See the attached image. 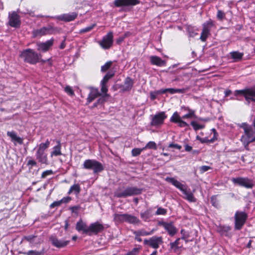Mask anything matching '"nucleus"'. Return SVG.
Masks as SVG:
<instances>
[{
  "mask_svg": "<svg viewBox=\"0 0 255 255\" xmlns=\"http://www.w3.org/2000/svg\"><path fill=\"white\" fill-rule=\"evenodd\" d=\"M62 204L60 200H59V201H55L54 202H53L50 205V207L51 208H53L55 207H58V206H60Z\"/></svg>",
  "mask_w": 255,
  "mask_h": 255,
  "instance_id": "nucleus-62",
  "label": "nucleus"
},
{
  "mask_svg": "<svg viewBox=\"0 0 255 255\" xmlns=\"http://www.w3.org/2000/svg\"><path fill=\"white\" fill-rule=\"evenodd\" d=\"M109 96L108 94H105L104 96L101 97L98 99L97 101L94 103V106L97 107L99 105L103 104L106 101V98Z\"/></svg>",
  "mask_w": 255,
  "mask_h": 255,
  "instance_id": "nucleus-42",
  "label": "nucleus"
},
{
  "mask_svg": "<svg viewBox=\"0 0 255 255\" xmlns=\"http://www.w3.org/2000/svg\"><path fill=\"white\" fill-rule=\"evenodd\" d=\"M181 109L185 111L189 112V114H186L182 117H180L178 113L175 112L170 118V121L172 123L178 124V126L180 128H188L189 127V125L184 121L183 119L196 118L195 111L190 109L188 107H182Z\"/></svg>",
  "mask_w": 255,
  "mask_h": 255,
  "instance_id": "nucleus-1",
  "label": "nucleus"
},
{
  "mask_svg": "<svg viewBox=\"0 0 255 255\" xmlns=\"http://www.w3.org/2000/svg\"><path fill=\"white\" fill-rule=\"evenodd\" d=\"M57 31V28L49 25L46 27H43L40 29L34 30L33 31V35L34 37H41L47 34H54Z\"/></svg>",
  "mask_w": 255,
  "mask_h": 255,
  "instance_id": "nucleus-9",
  "label": "nucleus"
},
{
  "mask_svg": "<svg viewBox=\"0 0 255 255\" xmlns=\"http://www.w3.org/2000/svg\"><path fill=\"white\" fill-rule=\"evenodd\" d=\"M159 91L160 90L151 92L150 94L151 99L154 100L157 98L158 95L163 94L162 93L159 92Z\"/></svg>",
  "mask_w": 255,
  "mask_h": 255,
  "instance_id": "nucleus-51",
  "label": "nucleus"
},
{
  "mask_svg": "<svg viewBox=\"0 0 255 255\" xmlns=\"http://www.w3.org/2000/svg\"><path fill=\"white\" fill-rule=\"evenodd\" d=\"M80 209L79 205L71 206L69 208V209L71 211L72 213H75L76 215L78 214V211Z\"/></svg>",
  "mask_w": 255,
  "mask_h": 255,
  "instance_id": "nucleus-50",
  "label": "nucleus"
},
{
  "mask_svg": "<svg viewBox=\"0 0 255 255\" xmlns=\"http://www.w3.org/2000/svg\"><path fill=\"white\" fill-rule=\"evenodd\" d=\"M225 16V13L221 10H218L217 12V17L218 19L222 20Z\"/></svg>",
  "mask_w": 255,
  "mask_h": 255,
  "instance_id": "nucleus-56",
  "label": "nucleus"
},
{
  "mask_svg": "<svg viewBox=\"0 0 255 255\" xmlns=\"http://www.w3.org/2000/svg\"><path fill=\"white\" fill-rule=\"evenodd\" d=\"M81 191L80 186L78 184H74L71 186L68 194H70L72 192H74V193L76 195L79 194Z\"/></svg>",
  "mask_w": 255,
  "mask_h": 255,
  "instance_id": "nucleus-39",
  "label": "nucleus"
},
{
  "mask_svg": "<svg viewBox=\"0 0 255 255\" xmlns=\"http://www.w3.org/2000/svg\"><path fill=\"white\" fill-rule=\"evenodd\" d=\"M99 45L104 49H108L112 46L113 43V33L110 31L103 37L101 41L98 42Z\"/></svg>",
  "mask_w": 255,
  "mask_h": 255,
  "instance_id": "nucleus-10",
  "label": "nucleus"
},
{
  "mask_svg": "<svg viewBox=\"0 0 255 255\" xmlns=\"http://www.w3.org/2000/svg\"><path fill=\"white\" fill-rule=\"evenodd\" d=\"M139 249L138 248H133L131 251L128 252L126 255H136L138 254Z\"/></svg>",
  "mask_w": 255,
  "mask_h": 255,
  "instance_id": "nucleus-54",
  "label": "nucleus"
},
{
  "mask_svg": "<svg viewBox=\"0 0 255 255\" xmlns=\"http://www.w3.org/2000/svg\"><path fill=\"white\" fill-rule=\"evenodd\" d=\"M143 189L135 186L127 187L122 191L121 188H118L114 193V196L117 198H127L129 196L138 195L141 194Z\"/></svg>",
  "mask_w": 255,
  "mask_h": 255,
  "instance_id": "nucleus-4",
  "label": "nucleus"
},
{
  "mask_svg": "<svg viewBox=\"0 0 255 255\" xmlns=\"http://www.w3.org/2000/svg\"><path fill=\"white\" fill-rule=\"evenodd\" d=\"M54 40L51 39L45 42H38L36 44L38 51L42 52L48 51L53 44Z\"/></svg>",
  "mask_w": 255,
  "mask_h": 255,
  "instance_id": "nucleus-19",
  "label": "nucleus"
},
{
  "mask_svg": "<svg viewBox=\"0 0 255 255\" xmlns=\"http://www.w3.org/2000/svg\"><path fill=\"white\" fill-rule=\"evenodd\" d=\"M96 23H93L91 24L90 26H87L85 28L81 29L80 31V33H84L86 32H88L91 31L93 28H94L96 26Z\"/></svg>",
  "mask_w": 255,
  "mask_h": 255,
  "instance_id": "nucleus-46",
  "label": "nucleus"
},
{
  "mask_svg": "<svg viewBox=\"0 0 255 255\" xmlns=\"http://www.w3.org/2000/svg\"><path fill=\"white\" fill-rule=\"evenodd\" d=\"M49 240L53 246L58 248H64L67 246L70 242L69 240L58 239L56 236L53 235L50 237Z\"/></svg>",
  "mask_w": 255,
  "mask_h": 255,
  "instance_id": "nucleus-15",
  "label": "nucleus"
},
{
  "mask_svg": "<svg viewBox=\"0 0 255 255\" xmlns=\"http://www.w3.org/2000/svg\"><path fill=\"white\" fill-rule=\"evenodd\" d=\"M71 200V198L70 197H66L63 198L62 199L60 200V201L61 203H68L69 201Z\"/></svg>",
  "mask_w": 255,
  "mask_h": 255,
  "instance_id": "nucleus-63",
  "label": "nucleus"
},
{
  "mask_svg": "<svg viewBox=\"0 0 255 255\" xmlns=\"http://www.w3.org/2000/svg\"><path fill=\"white\" fill-rule=\"evenodd\" d=\"M247 217V214L245 212L237 211L234 217L235 229L237 230H241L244 225Z\"/></svg>",
  "mask_w": 255,
  "mask_h": 255,
  "instance_id": "nucleus-7",
  "label": "nucleus"
},
{
  "mask_svg": "<svg viewBox=\"0 0 255 255\" xmlns=\"http://www.w3.org/2000/svg\"><path fill=\"white\" fill-rule=\"evenodd\" d=\"M165 180L172 184L177 188L179 189L184 194V198L187 200L189 202H195L196 198L194 197L193 194L191 192L190 189H187L186 185L181 184L180 182L172 177H167Z\"/></svg>",
  "mask_w": 255,
  "mask_h": 255,
  "instance_id": "nucleus-2",
  "label": "nucleus"
},
{
  "mask_svg": "<svg viewBox=\"0 0 255 255\" xmlns=\"http://www.w3.org/2000/svg\"><path fill=\"white\" fill-rule=\"evenodd\" d=\"M154 231V230H152L150 232H146L144 230H140L138 231H134L133 232V234L135 235V236H146L152 235Z\"/></svg>",
  "mask_w": 255,
  "mask_h": 255,
  "instance_id": "nucleus-36",
  "label": "nucleus"
},
{
  "mask_svg": "<svg viewBox=\"0 0 255 255\" xmlns=\"http://www.w3.org/2000/svg\"><path fill=\"white\" fill-rule=\"evenodd\" d=\"M53 172L52 170H47L42 172L41 175L42 178H45L47 176L52 175Z\"/></svg>",
  "mask_w": 255,
  "mask_h": 255,
  "instance_id": "nucleus-55",
  "label": "nucleus"
},
{
  "mask_svg": "<svg viewBox=\"0 0 255 255\" xmlns=\"http://www.w3.org/2000/svg\"><path fill=\"white\" fill-rule=\"evenodd\" d=\"M242 137V140L248 144L255 141V134L253 128L251 127Z\"/></svg>",
  "mask_w": 255,
  "mask_h": 255,
  "instance_id": "nucleus-16",
  "label": "nucleus"
},
{
  "mask_svg": "<svg viewBox=\"0 0 255 255\" xmlns=\"http://www.w3.org/2000/svg\"><path fill=\"white\" fill-rule=\"evenodd\" d=\"M231 58L233 59L234 62H238L241 61L244 56V53L239 51H232L230 53Z\"/></svg>",
  "mask_w": 255,
  "mask_h": 255,
  "instance_id": "nucleus-29",
  "label": "nucleus"
},
{
  "mask_svg": "<svg viewBox=\"0 0 255 255\" xmlns=\"http://www.w3.org/2000/svg\"><path fill=\"white\" fill-rule=\"evenodd\" d=\"M23 240L27 241L32 245L40 244L41 243V239L37 238L36 236L30 235L23 237Z\"/></svg>",
  "mask_w": 255,
  "mask_h": 255,
  "instance_id": "nucleus-26",
  "label": "nucleus"
},
{
  "mask_svg": "<svg viewBox=\"0 0 255 255\" xmlns=\"http://www.w3.org/2000/svg\"><path fill=\"white\" fill-rule=\"evenodd\" d=\"M76 228L78 231H83L84 234L88 235V231H87L88 230V227H87L86 224L84 223L82 220L77 223Z\"/></svg>",
  "mask_w": 255,
  "mask_h": 255,
  "instance_id": "nucleus-27",
  "label": "nucleus"
},
{
  "mask_svg": "<svg viewBox=\"0 0 255 255\" xmlns=\"http://www.w3.org/2000/svg\"><path fill=\"white\" fill-rule=\"evenodd\" d=\"M36 157L39 162L42 164H48L47 154L45 152L36 151Z\"/></svg>",
  "mask_w": 255,
  "mask_h": 255,
  "instance_id": "nucleus-25",
  "label": "nucleus"
},
{
  "mask_svg": "<svg viewBox=\"0 0 255 255\" xmlns=\"http://www.w3.org/2000/svg\"><path fill=\"white\" fill-rule=\"evenodd\" d=\"M83 168L87 170H92L93 173L101 172L104 170V167L101 163L95 159H87L83 164Z\"/></svg>",
  "mask_w": 255,
  "mask_h": 255,
  "instance_id": "nucleus-6",
  "label": "nucleus"
},
{
  "mask_svg": "<svg viewBox=\"0 0 255 255\" xmlns=\"http://www.w3.org/2000/svg\"><path fill=\"white\" fill-rule=\"evenodd\" d=\"M57 145L53 147V150L51 153V156H59L62 154L61 152V143L60 140H57L56 141Z\"/></svg>",
  "mask_w": 255,
  "mask_h": 255,
  "instance_id": "nucleus-30",
  "label": "nucleus"
},
{
  "mask_svg": "<svg viewBox=\"0 0 255 255\" xmlns=\"http://www.w3.org/2000/svg\"><path fill=\"white\" fill-rule=\"evenodd\" d=\"M211 202L212 205L215 207L219 208L220 207L219 201L217 199L216 195L212 196V197L211 198Z\"/></svg>",
  "mask_w": 255,
  "mask_h": 255,
  "instance_id": "nucleus-44",
  "label": "nucleus"
},
{
  "mask_svg": "<svg viewBox=\"0 0 255 255\" xmlns=\"http://www.w3.org/2000/svg\"><path fill=\"white\" fill-rule=\"evenodd\" d=\"M191 125L193 128V129L196 131L203 129L205 128L204 125H200L198 124L196 121H192L191 122Z\"/></svg>",
  "mask_w": 255,
  "mask_h": 255,
  "instance_id": "nucleus-43",
  "label": "nucleus"
},
{
  "mask_svg": "<svg viewBox=\"0 0 255 255\" xmlns=\"http://www.w3.org/2000/svg\"><path fill=\"white\" fill-rule=\"evenodd\" d=\"M8 22L9 25L12 27H19L21 24L19 16L15 11L12 12L9 15Z\"/></svg>",
  "mask_w": 255,
  "mask_h": 255,
  "instance_id": "nucleus-18",
  "label": "nucleus"
},
{
  "mask_svg": "<svg viewBox=\"0 0 255 255\" xmlns=\"http://www.w3.org/2000/svg\"><path fill=\"white\" fill-rule=\"evenodd\" d=\"M234 95L235 96H243L248 105L250 104L251 101L255 103V86L235 90Z\"/></svg>",
  "mask_w": 255,
  "mask_h": 255,
  "instance_id": "nucleus-5",
  "label": "nucleus"
},
{
  "mask_svg": "<svg viewBox=\"0 0 255 255\" xmlns=\"http://www.w3.org/2000/svg\"><path fill=\"white\" fill-rule=\"evenodd\" d=\"M163 243L162 237L153 236L149 239H144L143 244L144 245H148L150 247L157 249L159 245Z\"/></svg>",
  "mask_w": 255,
  "mask_h": 255,
  "instance_id": "nucleus-12",
  "label": "nucleus"
},
{
  "mask_svg": "<svg viewBox=\"0 0 255 255\" xmlns=\"http://www.w3.org/2000/svg\"><path fill=\"white\" fill-rule=\"evenodd\" d=\"M65 91L70 96H73L74 95L73 90L69 86H66L65 88Z\"/></svg>",
  "mask_w": 255,
  "mask_h": 255,
  "instance_id": "nucleus-57",
  "label": "nucleus"
},
{
  "mask_svg": "<svg viewBox=\"0 0 255 255\" xmlns=\"http://www.w3.org/2000/svg\"><path fill=\"white\" fill-rule=\"evenodd\" d=\"M105 229L104 225L99 222H96L92 223L88 227V235L91 236L93 234L97 235L98 233L102 232Z\"/></svg>",
  "mask_w": 255,
  "mask_h": 255,
  "instance_id": "nucleus-14",
  "label": "nucleus"
},
{
  "mask_svg": "<svg viewBox=\"0 0 255 255\" xmlns=\"http://www.w3.org/2000/svg\"><path fill=\"white\" fill-rule=\"evenodd\" d=\"M168 147L175 148L176 149H178V150H180L182 148V146L178 144L171 143L169 144Z\"/></svg>",
  "mask_w": 255,
  "mask_h": 255,
  "instance_id": "nucleus-60",
  "label": "nucleus"
},
{
  "mask_svg": "<svg viewBox=\"0 0 255 255\" xmlns=\"http://www.w3.org/2000/svg\"><path fill=\"white\" fill-rule=\"evenodd\" d=\"M140 215L141 218L144 221H148L152 216L151 210L149 209L143 212H141Z\"/></svg>",
  "mask_w": 255,
  "mask_h": 255,
  "instance_id": "nucleus-33",
  "label": "nucleus"
},
{
  "mask_svg": "<svg viewBox=\"0 0 255 255\" xmlns=\"http://www.w3.org/2000/svg\"><path fill=\"white\" fill-rule=\"evenodd\" d=\"M23 254L25 255H42V252L31 250Z\"/></svg>",
  "mask_w": 255,
  "mask_h": 255,
  "instance_id": "nucleus-52",
  "label": "nucleus"
},
{
  "mask_svg": "<svg viewBox=\"0 0 255 255\" xmlns=\"http://www.w3.org/2000/svg\"><path fill=\"white\" fill-rule=\"evenodd\" d=\"M139 0H115L114 4L116 7L133 6L139 4Z\"/></svg>",
  "mask_w": 255,
  "mask_h": 255,
  "instance_id": "nucleus-17",
  "label": "nucleus"
},
{
  "mask_svg": "<svg viewBox=\"0 0 255 255\" xmlns=\"http://www.w3.org/2000/svg\"><path fill=\"white\" fill-rule=\"evenodd\" d=\"M115 74L113 72H108L106 75L104 77L103 79L101 82V85L104 84H106L110 79L112 78L114 76Z\"/></svg>",
  "mask_w": 255,
  "mask_h": 255,
  "instance_id": "nucleus-40",
  "label": "nucleus"
},
{
  "mask_svg": "<svg viewBox=\"0 0 255 255\" xmlns=\"http://www.w3.org/2000/svg\"><path fill=\"white\" fill-rule=\"evenodd\" d=\"M78 13L76 12H73L69 13H64L60 15H58L55 18L59 20L65 22H70L74 20L77 17Z\"/></svg>",
  "mask_w": 255,
  "mask_h": 255,
  "instance_id": "nucleus-20",
  "label": "nucleus"
},
{
  "mask_svg": "<svg viewBox=\"0 0 255 255\" xmlns=\"http://www.w3.org/2000/svg\"><path fill=\"white\" fill-rule=\"evenodd\" d=\"M231 180L234 184L244 187L247 189H251L254 186L253 181L248 178L239 177L232 178Z\"/></svg>",
  "mask_w": 255,
  "mask_h": 255,
  "instance_id": "nucleus-8",
  "label": "nucleus"
},
{
  "mask_svg": "<svg viewBox=\"0 0 255 255\" xmlns=\"http://www.w3.org/2000/svg\"><path fill=\"white\" fill-rule=\"evenodd\" d=\"M20 57L24 62L34 65L41 61V55L32 49L28 48L21 52Z\"/></svg>",
  "mask_w": 255,
  "mask_h": 255,
  "instance_id": "nucleus-3",
  "label": "nucleus"
},
{
  "mask_svg": "<svg viewBox=\"0 0 255 255\" xmlns=\"http://www.w3.org/2000/svg\"><path fill=\"white\" fill-rule=\"evenodd\" d=\"M200 141L201 143H211L214 141V138L208 139L207 138H202L200 139Z\"/></svg>",
  "mask_w": 255,
  "mask_h": 255,
  "instance_id": "nucleus-61",
  "label": "nucleus"
},
{
  "mask_svg": "<svg viewBox=\"0 0 255 255\" xmlns=\"http://www.w3.org/2000/svg\"><path fill=\"white\" fill-rule=\"evenodd\" d=\"M210 34V33H209V32L205 31L202 30L200 39L201 40V41L204 42L206 40Z\"/></svg>",
  "mask_w": 255,
  "mask_h": 255,
  "instance_id": "nucleus-48",
  "label": "nucleus"
},
{
  "mask_svg": "<svg viewBox=\"0 0 255 255\" xmlns=\"http://www.w3.org/2000/svg\"><path fill=\"white\" fill-rule=\"evenodd\" d=\"M240 127L243 128L245 132V131H247V130H248L251 126H249L246 123H243L240 125Z\"/></svg>",
  "mask_w": 255,
  "mask_h": 255,
  "instance_id": "nucleus-59",
  "label": "nucleus"
},
{
  "mask_svg": "<svg viewBox=\"0 0 255 255\" xmlns=\"http://www.w3.org/2000/svg\"><path fill=\"white\" fill-rule=\"evenodd\" d=\"M112 64V61L107 62V63H106L105 64V65H103L101 67V71L103 72H106L107 70H108L110 68Z\"/></svg>",
  "mask_w": 255,
  "mask_h": 255,
  "instance_id": "nucleus-49",
  "label": "nucleus"
},
{
  "mask_svg": "<svg viewBox=\"0 0 255 255\" xmlns=\"http://www.w3.org/2000/svg\"><path fill=\"white\" fill-rule=\"evenodd\" d=\"M181 238H177L174 242H171L169 244L170 250L173 251L174 253H176L179 249L183 247V244L181 243Z\"/></svg>",
  "mask_w": 255,
  "mask_h": 255,
  "instance_id": "nucleus-21",
  "label": "nucleus"
},
{
  "mask_svg": "<svg viewBox=\"0 0 255 255\" xmlns=\"http://www.w3.org/2000/svg\"><path fill=\"white\" fill-rule=\"evenodd\" d=\"M186 92V90L184 88L182 89H175V88H167V89H160L159 92L165 94L167 92L171 94H174L175 93H184Z\"/></svg>",
  "mask_w": 255,
  "mask_h": 255,
  "instance_id": "nucleus-23",
  "label": "nucleus"
},
{
  "mask_svg": "<svg viewBox=\"0 0 255 255\" xmlns=\"http://www.w3.org/2000/svg\"><path fill=\"white\" fill-rule=\"evenodd\" d=\"M128 214H119L116 213L114 215V219L116 221L124 222H126Z\"/></svg>",
  "mask_w": 255,
  "mask_h": 255,
  "instance_id": "nucleus-38",
  "label": "nucleus"
},
{
  "mask_svg": "<svg viewBox=\"0 0 255 255\" xmlns=\"http://www.w3.org/2000/svg\"><path fill=\"white\" fill-rule=\"evenodd\" d=\"M144 149L139 148H135L132 149L131 150V154L132 156H137L139 155L141 151L143 150Z\"/></svg>",
  "mask_w": 255,
  "mask_h": 255,
  "instance_id": "nucleus-47",
  "label": "nucleus"
},
{
  "mask_svg": "<svg viewBox=\"0 0 255 255\" xmlns=\"http://www.w3.org/2000/svg\"><path fill=\"white\" fill-rule=\"evenodd\" d=\"M101 92L105 94H107V92H108V88L107 87L106 84H104L103 85H101Z\"/></svg>",
  "mask_w": 255,
  "mask_h": 255,
  "instance_id": "nucleus-64",
  "label": "nucleus"
},
{
  "mask_svg": "<svg viewBox=\"0 0 255 255\" xmlns=\"http://www.w3.org/2000/svg\"><path fill=\"white\" fill-rule=\"evenodd\" d=\"M167 116L165 112H160L154 116H152L150 125L154 127H159L164 123V121L166 119Z\"/></svg>",
  "mask_w": 255,
  "mask_h": 255,
  "instance_id": "nucleus-11",
  "label": "nucleus"
},
{
  "mask_svg": "<svg viewBox=\"0 0 255 255\" xmlns=\"http://www.w3.org/2000/svg\"><path fill=\"white\" fill-rule=\"evenodd\" d=\"M214 26V21L212 20L211 19H210L209 20L204 22L203 24V29L202 30L209 32L210 33L211 29L212 27Z\"/></svg>",
  "mask_w": 255,
  "mask_h": 255,
  "instance_id": "nucleus-37",
  "label": "nucleus"
},
{
  "mask_svg": "<svg viewBox=\"0 0 255 255\" xmlns=\"http://www.w3.org/2000/svg\"><path fill=\"white\" fill-rule=\"evenodd\" d=\"M186 30L189 36L190 37H194L195 36L198 35L197 31H198V29L194 26L188 25L186 27Z\"/></svg>",
  "mask_w": 255,
  "mask_h": 255,
  "instance_id": "nucleus-32",
  "label": "nucleus"
},
{
  "mask_svg": "<svg viewBox=\"0 0 255 255\" xmlns=\"http://www.w3.org/2000/svg\"><path fill=\"white\" fill-rule=\"evenodd\" d=\"M167 213V210L161 207H159L156 211L155 214L157 215H164Z\"/></svg>",
  "mask_w": 255,
  "mask_h": 255,
  "instance_id": "nucleus-53",
  "label": "nucleus"
},
{
  "mask_svg": "<svg viewBox=\"0 0 255 255\" xmlns=\"http://www.w3.org/2000/svg\"><path fill=\"white\" fill-rule=\"evenodd\" d=\"M126 222L131 224L138 225L140 223V221L136 217L128 214Z\"/></svg>",
  "mask_w": 255,
  "mask_h": 255,
  "instance_id": "nucleus-34",
  "label": "nucleus"
},
{
  "mask_svg": "<svg viewBox=\"0 0 255 255\" xmlns=\"http://www.w3.org/2000/svg\"><path fill=\"white\" fill-rule=\"evenodd\" d=\"M7 135L9 137H10L12 141L16 142L19 144H22L23 143V138L18 137L17 136L15 132L14 131H8L7 132Z\"/></svg>",
  "mask_w": 255,
  "mask_h": 255,
  "instance_id": "nucleus-28",
  "label": "nucleus"
},
{
  "mask_svg": "<svg viewBox=\"0 0 255 255\" xmlns=\"http://www.w3.org/2000/svg\"><path fill=\"white\" fill-rule=\"evenodd\" d=\"M158 224L159 226L163 227L171 237H173L178 232V229L174 226L172 222L159 221Z\"/></svg>",
  "mask_w": 255,
  "mask_h": 255,
  "instance_id": "nucleus-13",
  "label": "nucleus"
},
{
  "mask_svg": "<svg viewBox=\"0 0 255 255\" xmlns=\"http://www.w3.org/2000/svg\"><path fill=\"white\" fill-rule=\"evenodd\" d=\"M146 148L156 149V144L154 141H149L146 144L145 146L143 148L144 149Z\"/></svg>",
  "mask_w": 255,
  "mask_h": 255,
  "instance_id": "nucleus-45",
  "label": "nucleus"
},
{
  "mask_svg": "<svg viewBox=\"0 0 255 255\" xmlns=\"http://www.w3.org/2000/svg\"><path fill=\"white\" fill-rule=\"evenodd\" d=\"M212 168L210 166L203 165L200 167L199 169L201 173H203L206 171H207L209 169H211Z\"/></svg>",
  "mask_w": 255,
  "mask_h": 255,
  "instance_id": "nucleus-58",
  "label": "nucleus"
},
{
  "mask_svg": "<svg viewBox=\"0 0 255 255\" xmlns=\"http://www.w3.org/2000/svg\"><path fill=\"white\" fill-rule=\"evenodd\" d=\"M150 61L152 65L158 66H165L166 62L163 60L160 57L157 56H151L150 57Z\"/></svg>",
  "mask_w": 255,
  "mask_h": 255,
  "instance_id": "nucleus-22",
  "label": "nucleus"
},
{
  "mask_svg": "<svg viewBox=\"0 0 255 255\" xmlns=\"http://www.w3.org/2000/svg\"><path fill=\"white\" fill-rule=\"evenodd\" d=\"M50 141L47 139L45 143H41L39 144L37 151L44 152V151L49 146Z\"/></svg>",
  "mask_w": 255,
  "mask_h": 255,
  "instance_id": "nucleus-41",
  "label": "nucleus"
},
{
  "mask_svg": "<svg viewBox=\"0 0 255 255\" xmlns=\"http://www.w3.org/2000/svg\"><path fill=\"white\" fill-rule=\"evenodd\" d=\"M231 228L230 226H220L218 227V231L222 236H229V232L231 231Z\"/></svg>",
  "mask_w": 255,
  "mask_h": 255,
  "instance_id": "nucleus-31",
  "label": "nucleus"
},
{
  "mask_svg": "<svg viewBox=\"0 0 255 255\" xmlns=\"http://www.w3.org/2000/svg\"><path fill=\"white\" fill-rule=\"evenodd\" d=\"M133 85V80L129 77L126 78L124 84L122 86L123 91L124 92L130 91Z\"/></svg>",
  "mask_w": 255,
  "mask_h": 255,
  "instance_id": "nucleus-24",
  "label": "nucleus"
},
{
  "mask_svg": "<svg viewBox=\"0 0 255 255\" xmlns=\"http://www.w3.org/2000/svg\"><path fill=\"white\" fill-rule=\"evenodd\" d=\"M100 96L98 90L97 89L92 90L87 98V102L90 103L97 97Z\"/></svg>",
  "mask_w": 255,
  "mask_h": 255,
  "instance_id": "nucleus-35",
  "label": "nucleus"
}]
</instances>
